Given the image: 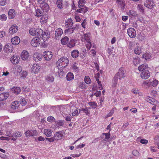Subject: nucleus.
I'll return each mask as SVG.
<instances>
[{
	"label": "nucleus",
	"instance_id": "f03ea898",
	"mask_svg": "<svg viewBox=\"0 0 159 159\" xmlns=\"http://www.w3.org/2000/svg\"><path fill=\"white\" fill-rule=\"evenodd\" d=\"M69 60L67 58L63 57L59 59L56 62L57 67L62 66V67H65L69 64Z\"/></svg>",
	"mask_w": 159,
	"mask_h": 159
},
{
	"label": "nucleus",
	"instance_id": "a211bd4d",
	"mask_svg": "<svg viewBox=\"0 0 159 159\" xmlns=\"http://www.w3.org/2000/svg\"><path fill=\"white\" fill-rule=\"evenodd\" d=\"M20 60V57L19 56L16 55L12 56L11 58V61L13 64H16L18 63Z\"/></svg>",
	"mask_w": 159,
	"mask_h": 159
},
{
	"label": "nucleus",
	"instance_id": "f257e3e1",
	"mask_svg": "<svg viewBox=\"0 0 159 159\" xmlns=\"http://www.w3.org/2000/svg\"><path fill=\"white\" fill-rule=\"evenodd\" d=\"M125 73L123 69L120 68L119 69L118 72L115 75L112 80V86L115 87L116 86L118 80H120L122 78L125 77Z\"/></svg>",
	"mask_w": 159,
	"mask_h": 159
},
{
	"label": "nucleus",
	"instance_id": "5701e85b",
	"mask_svg": "<svg viewBox=\"0 0 159 159\" xmlns=\"http://www.w3.org/2000/svg\"><path fill=\"white\" fill-rule=\"evenodd\" d=\"M63 32V30L61 28L57 29L55 31V37L57 38L58 37L61 36Z\"/></svg>",
	"mask_w": 159,
	"mask_h": 159
},
{
	"label": "nucleus",
	"instance_id": "72a5a7b5",
	"mask_svg": "<svg viewBox=\"0 0 159 159\" xmlns=\"http://www.w3.org/2000/svg\"><path fill=\"white\" fill-rule=\"evenodd\" d=\"M65 121L64 120H60L58 121H55V122L56 123L55 125L56 127H58L61 126H63L64 125Z\"/></svg>",
	"mask_w": 159,
	"mask_h": 159
},
{
	"label": "nucleus",
	"instance_id": "6ab92c4d",
	"mask_svg": "<svg viewBox=\"0 0 159 159\" xmlns=\"http://www.w3.org/2000/svg\"><path fill=\"white\" fill-rule=\"evenodd\" d=\"M8 18L10 19L13 18L15 16L16 12L13 9L9 10L8 12Z\"/></svg>",
	"mask_w": 159,
	"mask_h": 159
},
{
	"label": "nucleus",
	"instance_id": "6e6d98bb",
	"mask_svg": "<svg viewBox=\"0 0 159 159\" xmlns=\"http://www.w3.org/2000/svg\"><path fill=\"white\" fill-rule=\"evenodd\" d=\"M88 8L85 7H84L83 8H80V10L81 11V13L84 12V13H85L88 11Z\"/></svg>",
	"mask_w": 159,
	"mask_h": 159
},
{
	"label": "nucleus",
	"instance_id": "f3484780",
	"mask_svg": "<svg viewBox=\"0 0 159 159\" xmlns=\"http://www.w3.org/2000/svg\"><path fill=\"white\" fill-rule=\"evenodd\" d=\"M9 93L7 92L0 93V101L6 100L9 97Z\"/></svg>",
	"mask_w": 159,
	"mask_h": 159
},
{
	"label": "nucleus",
	"instance_id": "774afa93",
	"mask_svg": "<svg viewBox=\"0 0 159 159\" xmlns=\"http://www.w3.org/2000/svg\"><path fill=\"white\" fill-rule=\"evenodd\" d=\"M158 84V81L156 80H154L153 81L152 83V86L153 87H156Z\"/></svg>",
	"mask_w": 159,
	"mask_h": 159
},
{
	"label": "nucleus",
	"instance_id": "0eeeda50",
	"mask_svg": "<svg viewBox=\"0 0 159 159\" xmlns=\"http://www.w3.org/2000/svg\"><path fill=\"white\" fill-rule=\"evenodd\" d=\"M3 50L6 53L11 52L13 50L12 46L11 43L7 44L4 47Z\"/></svg>",
	"mask_w": 159,
	"mask_h": 159
},
{
	"label": "nucleus",
	"instance_id": "69168bd1",
	"mask_svg": "<svg viewBox=\"0 0 159 159\" xmlns=\"http://www.w3.org/2000/svg\"><path fill=\"white\" fill-rule=\"evenodd\" d=\"M79 87L81 89H84L86 88L85 85L84 83L83 82H81L80 83Z\"/></svg>",
	"mask_w": 159,
	"mask_h": 159
},
{
	"label": "nucleus",
	"instance_id": "ddd939ff",
	"mask_svg": "<svg viewBox=\"0 0 159 159\" xmlns=\"http://www.w3.org/2000/svg\"><path fill=\"white\" fill-rule=\"evenodd\" d=\"M21 134L20 132L16 131L13 134H11V135H9V137H11V139L13 141H16V139L14 138V137L15 138H18L21 137Z\"/></svg>",
	"mask_w": 159,
	"mask_h": 159
},
{
	"label": "nucleus",
	"instance_id": "bb28decb",
	"mask_svg": "<svg viewBox=\"0 0 159 159\" xmlns=\"http://www.w3.org/2000/svg\"><path fill=\"white\" fill-rule=\"evenodd\" d=\"M71 56L73 58H76L79 56V52L77 50H73L71 52Z\"/></svg>",
	"mask_w": 159,
	"mask_h": 159
},
{
	"label": "nucleus",
	"instance_id": "c756f323",
	"mask_svg": "<svg viewBox=\"0 0 159 159\" xmlns=\"http://www.w3.org/2000/svg\"><path fill=\"white\" fill-rule=\"evenodd\" d=\"M52 132L51 130L50 129H45L44 130V133L47 137L51 136Z\"/></svg>",
	"mask_w": 159,
	"mask_h": 159
},
{
	"label": "nucleus",
	"instance_id": "7c9ffc66",
	"mask_svg": "<svg viewBox=\"0 0 159 159\" xmlns=\"http://www.w3.org/2000/svg\"><path fill=\"white\" fill-rule=\"evenodd\" d=\"M90 34L89 33H86L84 34V35L82 36V38L84 39V40L86 41L87 42H89L90 41Z\"/></svg>",
	"mask_w": 159,
	"mask_h": 159
},
{
	"label": "nucleus",
	"instance_id": "49530a36",
	"mask_svg": "<svg viewBox=\"0 0 159 159\" xmlns=\"http://www.w3.org/2000/svg\"><path fill=\"white\" fill-rule=\"evenodd\" d=\"M129 15L135 17L137 16H138V14L135 11L133 10H130L129 12Z\"/></svg>",
	"mask_w": 159,
	"mask_h": 159
},
{
	"label": "nucleus",
	"instance_id": "2f4dec72",
	"mask_svg": "<svg viewBox=\"0 0 159 159\" xmlns=\"http://www.w3.org/2000/svg\"><path fill=\"white\" fill-rule=\"evenodd\" d=\"M40 37L42 38L43 41L45 42L49 38V35L47 32H44V33H43Z\"/></svg>",
	"mask_w": 159,
	"mask_h": 159
},
{
	"label": "nucleus",
	"instance_id": "0e129e2a",
	"mask_svg": "<svg viewBox=\"0 0 159 159\" xmlns=\"http://www.w3.org/2000/svg\"><path fill=\"white\" fill-rule=\"evenodd\" d=\"M72 117H71L70 115H69L67 116H66L65 117V120L67 121H70Z\"/></svg>",
	"mask_w": 159,
	"mask_h": 159
},
{
	"label": "nucleus",
	"instance_id": "603ef678",
	"mask_svg": "<svg viewBox=\"0 0 159 159\" xmlns=\"http://www.w3.org/2000/svg\"><path fill=\"white\" fill-rule=\"evenodd\" d=\"M138 9L140 12L142 13H143L144 12V9L143 8V5L141 4L138 5Z\"/></svg>",
	"mask_w": 159,
	"mask_h": 159
},
{
	"label": "nucleus",
	"instance_id": "393cba45",
	"mask_svg": "<svg viewBox=\"0 0 159 159\" xmlns=\"http://www.w3.org/2000/svg\"><path fill=\"white\" fill-rule=\"evenodd\" d=\"M69 41V38L67 36L64 37L61 40V43L63 45H67Z\"/></svg>",
	"mask_w": 159,
	"mask_h": 159
},
{
	"label": "nucleus",
	"instance_id": "e2e57ef3",
	"mask_svg": "<svg viewBox=\"0 0 159 159\" xmlns=\"http://www.w3.org/2000/svg\"><path fill=\"white\" fill-rule=\"evenodd\" d=\"M89 105L92 107V108H95L97 107V104L94 102H90L89 103Z\"/></svg>",
	"mask_w": 159,
	"mask_h": 159
},
{
	"label": "nucleus",
	"instance_id": "39448f33",
	"mask_svg": "<svg viewBox=\"0 0 159 159\" xmlns=\"http://www.w3.org/2000/svg\"><path fill=\"white\" fill-rule=\"evenodd\" d=\"M40 39L38 37H34L31 41V45L34 47H37L40 44Z\"/></svg>",
	"mask_w": 159,
	"mask_h": 159
},
{
	"label": "nucleus",
	"instance_id": "6e6552de",
	"mask_svg": "<svg viewBox=\"0 0 159 159\" xmlns=\"http://www.w3.org/2000/svg\"><path fill=\"white\" fill-rule=\"evenodd\" d=\"M43 55L45 59L47 61L50 60L52 57V52L48 51L44 52Z\"/></svg>",
	"mask_w": 159,
	"mask_h": 159
},
{
	"label": "nucleus",
	"instance_id": "79ce46f5",
	"mask_svg": "<svg viewBox=\"0 0 159 159\" xmlns=\"http://www.w3.org/2000/svg\"><path fill=\"white\" fill-rule=\"evenodd\" d=\"M63 0H57L56 2V4L57 7L60 9L62 8Z\"/></svg>",
	"mask_w": 159,
	"mask_h": 159
},
{
	"label": "nucleus",
	"instance_id": "a18cd8bd",
	"mask_svg": "<svg viewBox=\"0 0 159 159\" xmlns=\"http://www.w3.org/2000/svg\"><path fill=\"white\" fill-rule=\"evenodd\" d=\"M36 29L34 28H31L29 30L30 34L32 36L36 35Z\"/></svg>",
	"mask_w": 159,
	"mask_h": 159
},
{
	"label": "nucleus",
	"instance_id": "c9c22d12",
	"mask_svg": "<svg viewBox=\"0 0 159 159\" xmlns=\"http://www.w3.org/2000/svg\"><path fill=\"white\" fill-rule=\"evenodd\" d=\"M145 99L147 102L152 104H153L156 101L154 99L148 96L145 97Z\"/></svg>",
	"mask_w": 159,
	"mask_h": 159
},
{
	"label": "nucleus",
	"instance_id": "338daca9",
	"mask_svg": "<svg viewBox=\"0 0 159 159\" xmlns=\"http://www.w3.org/2000/svg\"><path fill=\"white\" fill-rule=\"evenodd\" d=\"M150 84V83L149 82H148V81H144L143 83L142 84V86H148Z\"/></svg>",
	"mask_w": 159,
	"mask_h": 159
},
{
	"label": "nucleus",
	"instance_id": "20e7f679",
	"mask_svg": "<svg viewBox=\"0 0 159 159\" xmlns=\"http://www.w3.org/2000/svg\"><path fill=\"white\" fill-rule=\"evenodd\" d=\"M127 32L129 36L131 38H135L136 35V31L133 28H129L127 29Z\"/></svg>",
	"mask_w": 159,
	"mask_h": 159
},
{
	"label": "nucleus",
	"instance_id": "cd10ccee",
	"mask_svg": "<svg viewBox=\"0 0 159 159\" xmlns=\"http://www.w3.org/2000/svg\"><path fill=\"white\" fill-rule=\"evenodd\" d=\"M148 67V65L146 63L143 64L138 67V69L139 71H143Z\"/></svg>",
	"mask_w": 159,
	"mask_h": 159
},
{
	"label": "nucleus",
	"instance_id": "864d4df0",
	"mask_svg": "<svg viewBox=\"0 0 159 159\" xmlns=\"http://www.w3.org/2000/svg\"><path fill=\"white\" fill-rule=\"evenodd\" d=\"M79 110L76 109L75 111H74L73 112H72V115L73 116H75L78 115V114L80 112V111L79 109Z\"/></svg>",
	"mask_w": 159,
	"mask_h": 159
},
{
	"label": "nucleus",
	"instance_id": "f8f14e48",
	"mask_svg": "<svg viewBox=\"0 0 159 159\" xmlns=\"http://www.w3.org/2000/svg\"><path fill=\"white\" fill-rule=\"evenodd\" d=\"M18 30V26L16 25H12L9 29V33L11 34H13L17 32Z\"/></svg>",
	"mask_w": 159,
	"mask_h": 159
},
{
	"label": "nucleus",
	"instance_id": "37998d69",
	"mask_svg": "<svg viewBox=\"0 0 159 159\" xmlns=\"http://www.w3.org/2000/svg\"><path fill=\"white\" fill-rule=\"evenodd\" d=\"M36 35L41 37L43 33V30L41 29L38 28L36 29Z\"/></svg>",
	"mask_w": 159,
	"mask_h": 159
},
{
	"label": "nucleus",
	"instance_id": "bf43d9fd",
	"mask_svg": "<svg viewBox=\"0 0 159 159\" xmlns=\"http://www.w3.org/2000/svg\"><path fill=\"white\" fill-rule=\"evenodd\" d=\"M65 33H67L69 34H71L73 32V31L71 28L70 27L68 29L66 30H65Z\"/></svg>",
	"mask_w": 159,
	"mask_h": 159
},
{
	"label": "nucleus",
	"instance_id": "4c0bfd02",
	"mask_svg": "<svg viewBox=\"0 0 159 159\" xmlns=\"http://www.w3.org/2000/svg\"><path fill=\"white\" fill-rule=\"evenodd\" d=\"M134 52L136 54L139 55L142 52L141 48L138 45L136 46L134 50Z\"/></svg>",
	"mask_w": 159,
	"mask_h": 159
},
{
	"label": "nucleus",
	"instance_id": "09e8293b",
	"mask_svg": "<svg viewBox=\"0 0 159 159\" xmlns=\"http://www.w3.org/2000/svg\"><path fill=\"white\" fill-rule=\"evenodd\" d=\"M151 57V55L148 53H146L143 54L142 57L145 59H149Z\"/></svg>",
	"mask_w": 159,
	"mask_h": 159
},
{
	"label": "nucleus",
	"instance_id": "052dcab7",
	"mask_svg": "<svg viewBox=\"0 0 159 159\" xmlns=\"http://www.w3.org/2000/svg\"><path fill=\"white\" fill-rule=\"evenodd\" d=\"M140 142L142 144H146L148 142V141L145 139H142L140 140Z\"/></svg>",
	"mask_w": 159,
	"mask_h": 159
},
{
	"label": "nucleus",
	"instance_id": "dca6fc26",
	"mask_svg": "<svg viewBox=\"0 0 159 159\" xmlns=\"http://www.w3.org/2000/svg\"><path fill=\"white\" fill-rule=\"evenodd\" d=\"M63 137L62 131H59L56 133L54 135L55 140H58L61 139Z\"/></svg>",
	"mask_w": 159,
	"mask_h": 159
},
{
	"label": "nucleus",
	"instance_id": "9d476101",
	"mask_svg": "<svg viewBox=\"0 0 159 159\" xmlns=\"http://www.w3.org/2000/svg\"><path fill=\"white\" fill-rule=\"evenodd\" d=\"M150 75V73L148 70H145L141 73V77L145 80L148 79Z\"/></svg>",
	"mask_w": 159,
	"mask_h": 159
},
{
	"label": "nucleus",
	"instance_id": "aec40b11",
	"mask_svg": "<svg viewBox=\"0 0 159 159\" xmlns=\"http://www.w3.org/2000/svg\"><path fill=\"white\" fill-rule=\"evenodd\" d=\"M12 43L14 45L18 44L20 42V40L19 37L16 36L14 37L11 39Z\"/></svg>",
	"mask_w": 159,
	"mask_h": 159
},
{
	"label": "nucleus",
	"instance_id": "ea45409f",
	"mask_svg": "<svg viewBox=\"0 0 159 159\" xmlns=\"http://www.w3.org/2000/svg\"><path fill=\"white\" fill-rule=\"evenodd\" d=\"M54 77L51 75H48L46 77V80L48 82H52L54 81Z\"/></svg>",
	"mask_w": 159,
	"mask_h": 159
},
{
	"label": "nucleus",
	"instance_id": "8fccbe9b",
	"mask_svg": "<svg viewBox=\"0 0 159 159\" xmlns=\"http://www.w3.org/2000/svg\"><path fill=\"white\" fill-rule=\"evenodd\" d=\"M47 120L51 123L53 121L55 122V119L54 117L52 116H49L47 118Z\"/></svg>",
	"mask_w": 159,
	"mask_h": 159
},
{
	"label": "nucleus",
	"instance_id": "58836bf2",
	"mask_svg": "<svg viewBox=\"0 0 159 159\" xmlns=\"http://www.w3.org/2000/svg\"><path fill=\"white\" fill-rule=\"evenodd\" d=\"M86 3L85 0H79L78 2V6L79 8L84 7Z\"/></svg>",
	"mask_w": 159,
	"mask_h": 159
},
{
	"label": "nucleus",
	"instance_id": "4468645a",
	"mask_svg": "<svg viewBox=\"0 0 159 159\" xmlns=\"http://www.w3.org/2000/svg\"><path fill=\"white\" fill-rule=\"evenodd\" d=\"M42 55L38 52L35 53L33 56V59L35 61L38 62L40 61L42 59Z\"/></svg>",
	"mask_w": 159,
	"mask_h": 159
},
{
	"label": "nucleus",
	"instance_id": "423d86ee",
	"mask_svg": "<svg viewBox=\"0 0 159 159\" xmlns=\"http://www.w3.org/2000/svg\"><path fill=\"white\" fill-rule=\"evenodd\" d=\"M31 72L34 74L38 73L41 67L38 64H34L31 66Z\"/></svg>",
	"mask_w": 159,
	"mask_h": 159
},
{
	"label": "nucleus",
	"instance_id": "4d7b16f0",
	"mask_svg": "<svg viewBox=\"0 0 159 159\" xmlns=\"http://www.w3.org/2000/svg\"><path fill=\"white\" fill-rule=\"evenodd\" d=\"M102 135H105V141H106V139L107 140L110 138V134L109 132L107 133H103Z\"/></svg>",
	"mask_w": 159,
	"mask_h": 159
},
{
	"label": "nucleus",
	"instance_id": "3c124183",
	"mask_svg": "<svg viewBox=\"0 0 159 159\" xmlns=\"http://www.w3.org/2000/svg\"><path fill=\"white\" fill-rule=\"evenodd\" d=\"M154 142L155 144H159V136L156 135L154 138Z\"/></svg>",
	"mask_w": 159,
	"mask_h": 159
},
{
	"label": "nucleus",
	"instance_id": "f704fd0d",
	"mask_svg": "<svg viewBox=\"0 0 159 159\" xmlns=\"http://www.w3.org/2000/svg\"><path fill=\"white\" fill-rule=\"evenodd\" d=\"M116 2L121 8L124 9L125 8V2L124 1L121 0H116Z\"/></svg>",
	"mask_w": 159,
	"mask_h": 159
},
{
	"label": "nucleus",
	"instance_id": "13d9d810",
	"mask_svg": "<svg viewBox=\"0 0 159 159\" xmlns=\"http://www.w3.org/2000/svg\"><path fill=\"white\" fill-rule=\"evenodd\" d=\"M47 17H44V16H43L40 18V21L41 23H44L47 22Z\"/></svg>",
	"mask_w": 159,
	"mask_h": 159
},
{
	"label": "nucleus",
	"instance_id": "e433bc0d",
	"mask_svg": "<svg viewBox=\"0 0 159 159\" xmlns=\"http://www.w3.org/2000/svg\"><path fill=\"white\" fill-rule=\"evenodd\" d=\"M140 61L139 58L137 56L133 58V64L134 65H137L139 64Z\"/></svg>",
	"mask_w": 159,
	"mask_h": 159
},
{
	"label": "nucleus",
	"instance_id": "473e14b6",
	"mask_svg": "<svg viewBox=\"0 0 159 159\" xmlns=\"http://www.w3.org/2000/svg\"><path fill=\"white\" fill-rule=\"evenodd\" d=\"M66 78L68 81L72 80L74 78V75L71 72H69L66 75Z\"/></svg>",
	"mask_w": 159,
	"mask_h": 159
},
{
	"label": "nucleus",
	"instance_id": "a878e982",
	"mask_svg": "<svg viewBox=\"0 0 159 159\" xmlns=\"http://www.w3.org/2000/svg\"><path fill=\"white\" fill-rule=\"evenodd\" d=\"M12 92L16 94H19L21 91V89L20 87H13L11 89Z\"/></svg>",
	"mask_w": 159,
	"mask_h": 159
},
{
	"label": "nucleus",
	"instance_id": "a19ab883",
	"mask_svg": "<svg viewBox=\"0 0 159 159\" xmlns=\"http://www.w3.org/2000/svg\"><path fill=\"white\" fill-rule=\"evenodd\" d=\"M35 11L36 12V14L35 15L36 16L39 17L42 16L43 12L40 9H36Z\"/></svg>",
	"mask_w": 159,
	"mask_h": 159
},
{
	"label": "nucleus",
	"instance_id": "c85d7f7f",
	"mask_svg": "<svg viewBox=\"0 0 159 159\" xmlns=\"http://www.w3.org/2000/svg\"><path fill=\"white\" fill-rule=\"evenodd\" d=\"M58 69V71L57 72H56L55 73V75L56 76L59 77H62L64 75L65 73L61 69H59V68Z\"/></svg>",
	"mask_w": 159,
	"mask_h": 159
},
{
	"label": "nucleus",
	"instance_id": "c03bdc74",
	"mask_svg": "<svg viewBox=\"0 0 159 159\" xmlns=\"http://www.w3.org/2000/svg\"><path fill=\"white\" fill-rule=\"evenodd\" d=\"M20 103L22 106H24L26 104L27 102L25 98H21L20 100Z\"/></svg>",
	"mask_w": 159,
	"mask_h": 159
},
{
	"label": "nucleus",
	"instance_id": "b1692460",
	"mask_svg": "<svg viewBox=\"0 0 159 159\" xmlns=\"http://www.w3.org/2000/svg\"><path fill=\"white\" fill-rule=\"evenodd\" d=\"M73 25V22L71 19H69L66 21L65 25L67 26L66 28L72 27Z\"/></svg>",
	"mask_w": 159,
	"mask_h": 159
},
{
	"label": "nucleus",
	"instance_id": "4be33fe9",
	"mask_svg": "<svg viewBox=\"0 0 159 159\" xmlns=\"http://www.w3.org/2000/svg\"><path fill=\"white\" fill-rule=\"evenodd\" d=\"M20 105L18 101H15L12 103L11 108V109L16 110L17 109Z\"/></svg>",
	"mask_w": 159,
	"mask_h": 159
},
{
	"label": "nucleus",
	"instance_id": "680f3d73",
	"mask_svg": "<svg viewBox=\"0 0 159 159\" xmlns=\"http://www.w3.org/2000/svg\"><path fill=\"white\" fill-rule=\"evenodd\" d=\"M133 154L135 156H138L139 155V152L136 150H134L132 152Z\"/></svg>",
	"mask_w": 159,
	"mask_h": 159
},
{
	"label": "nucleus",
	"instance_id": "2eb2a0df",
	"mask_svg": "<svg viewBox=\"0 0 159 159\" xmlns=\"http://www.w3.org/2000/svg\"><path fill=\"white\" fill-rule=\"evenodd\" d=\"M77 40L75 39H71L68 42L67 45V47L70 48H72L75 46V44Z\"/></svg>",
	"mask_w": 159,
	"mask_h": 159
},
{
	"label": "nucleus",
	"instance_id": "de8ad7c7",
	"mask_svg": "<svg viewBox=\"0 0 159 159\" xmlns=\"http://www.w3.org/2000/svg\"><path fill=\"white\" fill-rule=\"evenodd\" d=\"M84 81L86 83L89 84L91 82V81L89 76H85L84 78Z\"/></svg>",
	"mask_w": 159,
	"mask_h": 159
},
{
	"label": "nucleus",
	"instance_id": "5fc2aeb1",
	"mask_svg": "<svg viewBox=\"0 0 159 159\" xmlns=\"http://www.w3.org/2000/svg\"><path fill=\"white\" fill-rule=\"evenodd\" d=\"M0 20L3 21H6L7 19L6 16L4 14H3L0 16Z\"/></svg>",
	"mask_w": 159,
	"mask_h": 159
},
{
	"label": "nucleus",
	"instance_id": "9b49d317",
	"mask_svg": "<svg viewBox=\"0 0 159 159\" xmlns=\"http://www.w3.org/2000/svg\"><path fill=\"white\" fill-rule=\"evenodd\" d=\"M144 5L148 9H152L155 6V4L153 1H145Z\"/></svg>",
	"mask_w": 159,
	"mask_h": 159
},
{
	"label": "nucleus",
	"instance_id": "7ed1b4c3",
	"mask_svg": "<svg viewBox=\"0 0 159 159\" xmlns=\"http://www.w3.org/2000/svg\"><path fill=\"white\" fill-rule=\"evenodd\" d=\"M25 134L26 137H28L30 136H34L37 135L38 132L36 130H28L25 131Z\"/></svg>",
	"mask_w": 159,
	"mask_h": 159
},
{
	"label": "nucleus",
	"instance_id": "1a4fd4ad",
	"mask_svg": "<svg viewBox=\"0 0 159 159\" xmlns=\"http://www.w3.org/2000/svg\"><path fill=\"white\" fill-rule=\"evenodd\" d=\"M29 56L28 51L25 50L23 51L20 55L21 59L25 61H28V60Z\"/></svg>",
	"mask_w": 159,
	"mask_h": 159
},
{
	"label": "nucleus",
	"instance_id": "412c9836",
	"mask_svg": "<svg viewBox=\"0 0 159 159\" xmlns=\"http://www.w3.org/2000/svg\"><path fill=\"white\" fill-rule=\"evenodd\" d=\"M40 7L45 12L48 11L49 9V6L47 3L46 2H43V3L40 4Z\"/></svg>",
	"mask_w": 159,
	"mask_h": 159
}]
</instances>
